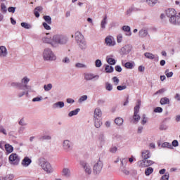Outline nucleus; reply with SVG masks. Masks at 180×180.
<instances>
[{
	"label": "nucleus",
	"mask_w": 180,
	"mask_h": 180,
	"mask_svg": "<svg viewBox=\"0 0 180 180\" xmlns=\"http://www.w3.org/2000/svg\"><path fill=\"white\" fill-rule=\"evenodd\" d=\"M94 120L95 127L99 129V127L102 126V121H101V118H94Z\"/></svg>",
	"instance_id": "nucleus-19"
},
{
	"label": "nucleus",
	"mask_w": 180,
	"mask_h": 180,
	"mask_svg": "<svg viewBox=\"0 0 180 180\" xmlns=\"http://www.w3.org/2000/svg\"><path fill=\"white\" fill-rule=\"evenodd\" d=\"M107 19H108V16L105 15L104 17V18L102 20L101 23V27L102 29H105V25L107 23V22H106Z\"/></svg>",
	"instance_id": "nucleus-35"
},
{
	"label": "nucleus",
	"mask_w": 180,
	"mask_h": 180,
	"mask_svg": "<svg viewBox=\"0 0 180 180\" xmlns=\"http://www.w3.org/2000/svg\"><path fill=\"white\" fill-rule=\"evenodd\" d=\"M148 34L147 30L142 29L139 31L140 37H146Z\"/></svg>",
	"instance_id": "nucleus-26"
},
{
	"label": "nucleus",
	"mask_w": 180,
	"mask_h": 180,
	"mask_svg": "<svg viewBox=\"0 0 180 180\" xmlns=\"http://www.w3.org/2000/svg\"><path fill=\"white\" fill-rule=\"evenodd\" d=\"M112 82H114L115 85H119L120 80L117 77H112Z\"/></svg>",
	"instance_id": "nucleus-44"
},
{
	"label": "nucleus",
	"mask_w": 180,
	"mask_h": 180,
	"mask_svg": "<svg viewBox=\"0 0 180 180\" xmlns=\"http://www.w3.org/2000/svg\"><path fill=\"white\" fill-rule=\"evenodd\" d=\"M62 175L63 176H71V170L68 168H63L62 170Z\"/></svg>",
	"instance_id": "nucleus-18"
},
{
	"label": "nucleus",
	"mask_w": 180,
	"mask_h": 180,
	"mask_svg": "<svg viewBox=\"0 0 180 180\" xmlns=\"http://www.w3.org/2000/svg\"><path fill=\"white\" fill-rule=\"evenodd\" d=\"M95 64H96V67L97 68L102 67V62L99 59H97L96 60Z\"/></svg>",
	"instance_id": "nucleus-47"
},
{
	"label": "nucleus",
	"mask_w": 180,
	"mask_h": 180,
	"mask_svg": "<svg viewBox=\"0 0 180 180\" xmlns=\"http://www.w3.org/2000/svg\"><path fill=\"white\" fill-rule=\"evenodd\" d=\"M162 147H167V148H169V147H171V145L169 144V143L168 142H165L162 144Z\"/></svg>",
	"instance_id": "nucleus-61"
},
{
	"label": "nucleus",
	"mask_w": 180,
	"mask_h": 180,
	"mask_svg": "<svg viewBox=\"0 0 180 180\" xmlns=\"http://www.w3.org/2000/svg\"><path fill=\"white\" fill-rule=\"evenodd\" d=\"M141 154L142 158H143V160H148V158L151 157V153H150V150H143Z\"/></svg>",
	"instance_id": "nucleus-16"
},
{
	"label": "nucleus",
	"mask_w": 180,
	"mask_h": 180,
	"mask_svg": "<svg viewBox=\"0 0 180 180\" xmlns=\"http://www.w3.org/2000/svg\"><path fill=\"white\" fill-rule=\"evenodd\" d=\"M169 173L167 172L165 175H163L160 180H169Z\"/></svg>",
	"instance_id": "nucleus-42"
},
{
	"label": "nucleus",
	"mask_w": 180,
	"mask_h": 180,
	"mask_svg": "<svg viewBox=\"0 0 180 180\" xmlns=\"http://www.w3.org/2000/svg\"><path fill=\"white\" fill-rule=\"evenodd\" d=\"M166 15L167 16H168V18L172 19V18L176 17V11L174 8H169L166 11Z\"/></svg>",
	"instance_id": "nucleus-9"
},
{
	"label": "nucleus",
	"mask_w": 180,
	"mask_h": 180,
	"mask_svg": "<svg viewBox=\"0 0 180 180\" xmlns=\"http://www.w3.org/2000/svg\"><path fill=\"white\" fill-rule=\"evenodd\" d=\"M169 70L167 69L165 72V74L167 78H171L174 75V73L172 72H169Z\"/></svg>",
	"instance_id": "nucleus-39"
},
{
	"label": "nucleus",
	"mask_w": 180,
	"mask_h": 180,
	"mask_svg": "<svg viewBox=\"0 0 180 180\" xmlns=\"http://www.w3.org/2000/svg\"><path fill=\"white\" fill-rule=\"evenodd\" d=\"M53 42L56 44H64L65 43V39L61 35H55L53 37Z\"/></svg>",
	"instance_id": "nucleus-7"
},
{
	"label": "nucleus",
	"mask_w": 180,
	"mask_h": 180,
	"mask_svg": "<svg viewBox=\"0 0 180 180\" xmlns=\"http://www.w3.org/2000/svg\"><path fill=\"white\" fill-rule=\"evenodd\" d=\"M86 99H88V96H82L79 99V102H84V101H86Z\"/></svg>",
	"instance_id": "nucleus-53"
},
{
	"label": "nucleus",
	"mask_w": 180,
	"mask_h": 180,
	"mask_svg": "<svg viewBox=\"0 0 180 180\" xmlns=\"http://www.w3.org/2000/svg\"><path fill=\"white\" fill-rule=\"evenodd\" d=\"M42 40L44 43H49V44H53V38L51 39V37H44Z\"/></svg>",
	"instance_id": "nucleus-25"
},
{
	"label": "nucleus",
	"mask_w": 180,
	"mask_h": 180,
	"mask_svg": "<svg viewBox=\"0 0 180 180\" xmlns=\"http://www.w3.org/2000/svg\"><path fill=\"white\" fill-rule=\"evenodd\" d=\"M29 81H30V79H29V78H27V77H25L22 79V83L25 84L26 85V84H27V82H29Z\"/></svg>",
	"instance_id": "nucleus-50"
},
{
	"label": "nucleus",
	"mask_w": 180,
	"mask_h": 180,
	"mask_svg": "<svg viewBox=\"0 0 180 180\" xmlns=\"http://www.w3.org/2000/svg\"><path fill=\"white\" fill-rule=\"evenodd\" d=\"M122 40H123V37L122 36V34H119L117 37V43H122Z\"/></svg>",
	"instance_id": "nucleus-52"
},
{
	"label": "nucleus",
	"mask_w": 180,
	"mask_h": 180,
	"mask_svg": "<svg viewBox=\"0 0 180 180\" xmlns=\"http://www.w3.org/2000/svg\"><path fill=\"white\" fill-rule=\"evenodd\" d=\"M43 11V7L41 6H37L34 10V15L36 16V18L40 17V13L39 12H41Z\"/></svg>",
	"instance_id": "nucleus-15"
},
{
	"label": "nucleus",
	"mask_w": 180,
	"mask_h": 180,
	"mask_svg": "<svg viewBox=\"0 0 180 180\" xmlns=\"http://www.w3.org/2000/svg\"><path fill=\"white\" fill-rule=\"evenodd\" d=\"M101 117H102V110H101V109L99 108H96L94 110V118L96 119H101Z\"/></svg>",
	"instance_id": "nucleus-13"
},
{
	"label": "nucleus",
	"mask_w": 180,
	"mask_h": 180,
	"mask_svg": "<svg viewBox=\"0 0 180 180\" xmlns=\"http://www.w3.org/2000/svg\"><path fill=\"white\" fill-rule=\"evenodd\" d=\"M105 89L107 91H112L113 89V86L109 82L105 83Z\"/></svg>",
	"instance_id": "nucleus-41"
},
{
	"label": "nucleus",
	"mask_w": 180,
	"mask_h": 180,
	"mask_svg": "<svg viewBox=\"0 0 180 180\" xmlns=\"http://www.w3.org/2000/svg\"><path fill=\"white\" fill-rule=\"evenodd\" d=\"M51 137L50 136H44L39 138V140H50Z\"/></svg>",
	"instance_id": "nucleus-54"
},
{
	"label": "nucleus",
	"mask_w": 180,
	"mask_h": 180,
	"mask_svg": "<svg viewBox=\"0 0 180 180\" xmlns=\"http://www.w3.org/2000/svg\"><path fill=\"white\" fill-rule=\"evenodd\" d=\"M15 9H16V8H15V7H9L8 11V12H11V13H15Z\"/></svg>",
	"instance_id": "nucleus-59"
},
{
	"label": "nucleus",
	"mask_w": 180,
	"mask_h": 180,
	"mask_svg": "<svg viewBox=\"0 0 180 180\" xmlns=\"http://www.w3.org/2000/svg\"><path fill=\"white\" fill-rule=\"evenodd\" d=\"M147 123V117H146V115L143 116V120H142V124H146Z\"/></svg>",
	"instance_id": "nucleus-63"
},
{
	"label": "nucleus",
	"mask_w": 180,
	"mask_h": 180,
	"mask_svg": "<svg viewBox=\"0 0 180 180\" xmlns=\"http://www.w3.org/2000/svg\"><path fill=\"white\" fill-rule=\"evenodd\" d=\"M169 22L172 25H180V16L176 15L175 18L172 17L169 19Z\"/></svg>",
	"instance_id": "nucleus-12"
},
{
	"label": "nucleus",
	"mask_w": 180,
	"mask_h": 180,
	"mask_svg": "<svg viewBox=\"0 0 180 180\" xmlns=\"http://www.w3.org/2000/svg\"><path fill=\"white\" fill-rule=\"evenodd\" d=\"M7 54L6 48L4 46H0V57H6Z\"/></svg>",
	"instance_id": "nucleus-17"
},
{
	"label": "nucleus",
	"mask_w": 180,
	"mask_h": 180,
	"mask_svg": "<svg viewBox=\"0 0 180 180\" xmlns=\"http://www.w3.org/2000/svg\"><path fill=\"white\" fill-rule=\"evenodd\" d=\"M81 165L82 167H84V169H85V172H86V174H91V172H92V170L91 169V167L88 165V163L85 162H81Z\"/></svg>",
	"instance_id": "nucleus-11"
},
{
	"label": "nucleus",
	"mask_w": 180,
	"mask_h": 180,
	"mask_svg": "<svg viewBox=\"0 0 180 180\" xmlns=\"http://www.w3.org/2000/svg\"><path fill=\"white\" fill-rule=\"evenodd\" d=\"M144 56L149 60H154L155 58V56L151 53L146 52L144 53Z\"/></svg>",
	"instance_id": "nucleus-27"
},
{
	"label": "nucleus",
	"mask_w": 180,
	"mask_h": 180,
	"mask_svg": "<svg viewBox=\"0 0 180 180\" xmlns=\"http://www.w3.org/2000/svg\"><path fill=\"white\" fill-rule=\"evenodd\" d=\"M124 67H125V68H127L129 70H131L133 68L134 65H133V63H131L130 62H127L124 64Z\"/></svg>",
	"instance_id": "nucleus-40"
},
{
	"label": "nucleus",
	"mask_w": 180,
	"mask_h": 180,
	"mask_svg": "<svg viewBox=\"0 0 180 180\" xmlns=\"http://www.w3.org/2000/svg\"><path fill=\"white\" fill-rule=\"evenodd\" d=\"M53 108H64V102L58 101L53 105Z\"/></svg>",
	"instance_id": "nucleus-32"
},
{
	"label": "nucleus",
	"mask_w": 180,
	"mask_h": 180,
	"mask_svg": "<svg viewBox=\"0 0 180 180\" xmlns=\"http://www.w3.org/2000/svg\"><path fill=\"white\" fill-rule=\"evenodd\" d=\"M31 164H32V159H30V158L27 156L25 157L21 162V165L25 167H29V165H30Z\"/></svg>",
	"instance_id": "nucleus-10"
},
{
	"label": "nucleus",
	"mask_w": 180,
	"mask_h": 180,
	"mask_svg": "<svg viewBox=\"0 0 180 180\" xmlns=\"http://www.w3.org/2000/svg\"><path fill=\"white\" fill-rule=\"evenodd\" d=\"M105 43L107 46H109L110 47H112L113 46H115L116 41H115V38L112 36H108L105 39Z\"/></svg>",
	"instance_id": "nucleus-8"
},
{
	"label": "nucleus",
	"mask_w": 180,
	"mask_h": 180,
	"mask_svg": "<svg viewBox=\"0 0 180 180\" xmlns=\"http://www.w3.org/2000/svg\"><path fill=\"white\" fill-rule=\"evenodd\" d=\"M0 133H3V134H5L6 136V130H5V128H4L3 126L0 125Z\"/></svg>",
	"instance_id": "nucleus-51"
},
{
	"label": "nucleus",
	"mask_w": 180,
	"mask_h": 180,
	"mask_svg": "<svg viewBox=\"0 0 180 180\" xmlns=\"http://www.w3.org/2000/svg\"><path fill=\"white\" fill-rule=\"evenodd\" d=\"M154 112H155V113H162V108H161V107H157V108H155L154 109Z\"/></svg>",
	"instance_id": "nucleus-45"
},
{
	"label": "nucleus",
	"mask_w": 180,
	"mask_h": 180,
	"mask_svg": "<svg viewBox=\"0 0 180 180\" xmlns=\"http://www.w3.org/2000/svg\"><path fill=\"white\" fill-rule=\"evenodd\" d=\"M5 148H6V151L8 153V154H11V153L13 152V146H11L10 144H6Z\"/></svg>",
	"instance_id": "nucleus-24"
},
{
	"label": "nucleus",
	"mask_w": 180,
	"mask_h": 180,
	"mask_svg": "<svg viewBox=\"0 0 180 180\" xmlns=\"http://www.w3.org/2000/svg\"><path fill=\"white\" fill-rule=\"evenodd\" d=\"M115 70L117 72H122V67H120L119 65L115 66Z\"/></svg>",
	"instance_id": "nucleus-60"
},
{
	"label": "nucleus",
	"mask_w": 180,
	"mask_h": 180,
	"mask_svg": "<svg viewBox=\"0 0 180 180\" xmlns=\"http://www.w3.org/2000/svg\"><path fill=\"white\" fill-rule=\"evenodd\" d=\"M80 109L79 108H77L75 110L70 111L68 114V116L70 117H72V116H76V115H78V112H79Z\"/></svg>",
	"instance_id": "nucleus-29"
},
{
	"label": "nucleus",
	"mask_w": 180,
	"mask_h": 180,
	"mask_svg": "<svg viewBox=\"0 0 180 180\" xmlns=\"http://www.w3.org/2000/svg\"><path fill=\"white\" fill-rule=\"evenodd\" d=\"M140 105H141V101H139L138 104L134 108V121L137 123L139 120H140V115H139V112H140Z\"/></svg>",
	"instance_id": "nucleus-4"
},
{
	"label": "nucleus",
	"mask_w": 180,
	"mask_h": 180,
	"mask_svg": "<svg viewBox=\"0 0 180 180\" xmlns=\"http://www.w3.org/2000/svg\"><path fill=\"white\" fill-rule=\"evenodd\" d=\"M94 78H95V76L91 73L84 74V79H86V81H91V79H94Z\"/></svg>",
	"instance_id": "nucleus-23"
},
{
	"label": "nucleus",
	"mask_w": 180,
	"mask_h": 180,
	"mask_svg": "<svg viewBox=\"0 0 180 180\" xmlns=\"http://www.w3.org/2000/svg\"><path fill=\"white\" fill-rule=\"evenodd\" d=\"M102 168H103V162L102 161L98 160L97 162H96L94 165L93 167V172L96 175H98V174H101V172L102 171Z\"/></svg>",
	"instance_id": "nucleus-5"
},
{
	"label": "nucleus",
	"mask_w": 180,
	"mask_h": 180,
	"mask_svg": "<svg viewBox=\"0 0 180 180\" xmlns=\"http://www.w3.org/2000/svg\"><path fill=\"white\" fill-rule=\"evenodd\" d=\"M172 144L173 147H178V146L179 145L177 140H174L172 141Z\"/></svg>",
	"instance_id": "nucleus-58"
},
{
	"label": "nucleus",
	"mask_w": 180,
	"mask_h": 180,
	"mask_svg": "<svg viewBox=\"0 0 180 180\" xmlns=\"http://www.w3.org/2000/svg\"><path fill=\"white\" fill-rule=\"evenodd\" d=\"M122 30H124V32H127V36H131V32H130V27L127 26V25H124L122 27Z\"/></svg>",
	"instance_id": "nucleus-28"
},
{
	"label": "nucleus",
	"mask_w": 180,
	"mask_h": 180,
	"mask_svg": "<svg viewBox=\"0 0 180 180\" xmlns=\"http://www.w3.org/2000/svg\"><path fill=\"white\" fill-rule=\"evenodd\" d=\"M1 11L5 13L6 12V6L4 4H1Z\"/></svg>",
	"instance_id": "nucleus-57"
},
{
	"label": "nucleus",
	"mask_w": 180,
	"mask_h": 180,
	"mask_svg": "<svg viewBox=\"0 0 180 180\" xmlns=\"http://www.w3.org/2000/svg\"><path fill=\"white\" fill-rule=\"evenodd\" d=\"M13 174H8L6 176H0V180H13Z\"/></svg>",
	"instance_id": "nucleus-30"
},
{
	"label": "nucleus",
	"mask_w": 180,
	"mask_h": 180,
	"mask_svg": "<svg viewBox=\"0 0 180 180\" xmlns=\"http://www.w3.org/2000/svg\"><path fill=\"white\" fill-rule=\"evenodd\" d=\"M144 70H146V68L143 66H139L138 68V70L139 71V72H143Z\"/></svg>",
	"instance_id": "nucleus-62"
},
{
	"label": "nucleus",
	"mask_w": 180,
	"mask_h": 180,
	"mask_svg": "<svg viewBox=\"0 0 180 180\" xmlns=\"http://www.w3.org/2000/svg\"><path fill=\"white\" fill-rule=\"evenodd\" d=\"M75 67H77V68H85V67H86V65H85L83 63H76Z\"/></svg>",
	"instance_id": "nucleus-46"
},
{
	"label": "nucleus",
	"mask_w": 180,
	"mask_h": 180,
	"mask_svg": "<svg viewBox=\"0 0 180 180\" xmlns=\"http://www.w3.org/2000/svg\"><path fill=\"white\" fill-rule=\"evenodd\" d=\"M45 91H50L51 88H53V85L51 84H49L48 85H44V86Z\"/></svg>",
	"instance_id": "nucleus-43"
},
{
	"label": "nucleus",
	"mask_w": 180,
	"mask_h": 180,
	"mask_svg": "<svg viewBox=\"0 0 180 180\" xmlns=\"http://www.w3.org/2000/svg\"><path fill=\"white\" fill-rule=\"evenodd\" d=\"M43 26L46 30H50L51 29L50 25H47V22H43Z\"/></svg>",
	"instance_id": "nucleus-49"
},
{
	"label": "nucleus",
	"mask_w": 180,
	"mask_h": 180,
	"mask_svg": "<svg viewBox=\"0 0 180 180\" xmlns=\"http://www.w3.org/2000/svg\"><path fill=\"white\" fill-rule=\"evenodd\" d=\"M115 123L117 124V126H121V124H123V119L120 117H117L115 120Z\"/></svg>",
	"instance_id": "nucleus-34"
},
{
	"label": "nucleus",
	"mask_w": 180,
	"mask_h": 180,
	"mask_svg": "<svg viewBox=\"0 0 180 180\" xmlns=\"http://www.w3.org/2000/svg\"><path fill=\"white\" fill-rule=\"evenodd\" d=\"M21 26L24 29H32V25L27 22H21Z\"/></svg>",
	"instance_id": "nucleus-37"
},
{
	"label": "nucleus",
	"mask_w": 180,
	"mask_h": 180,
	"mask_svg": "<svg viewBox=\"0 0 180 180\" xmlns=\"http://www.w3.org/2000/svg\"><path fill=\"white\" fill-rule=\"evenodd\" d=\"M164 92H165V89H161L158 90V91H156L155 93V95H158V94H164Z\"/></svg>",
	"instance_id": "nucleus-56"
},
{
	"label": "nucleus",
	"mask_w": 180,
	"mask_h": 180,
	"mask_svg": "<svg viewBox=\"0 0 180 180\" xmlns=\"http://www.w3.org/2000/svg\"><path fill=\"white\" fill-rule=\"evenodd\" d=\"M158 2V0H146V3L149 6H154Z\"/></svg>",
	"instance_id": "nucleus-33"
},
{
	"label": "nucleus",
	"mask_w": 180,
	"mask_h": 180,
	"mask_svg": "<svg viewBox=\"0 0 180 180\" xmlns=\"http://www.w3.org/2000/svg\"><path fill=\"white\" fill-rule=\"evenodd\" d=\"M154 164V161L148 159H143L138 162V166L139 168H147V167H150V165Z\"/></svg>",
	"instance_id": "nucleus-2"
},
{
	"label": "nucleus",
	"mask_w": 180,
	"mask_h": 180,
	"mask_svg": "<svg viewBox=\"0 0 180 180\" xmlns=\"http://www.w3.org/2000/svg\"><path fill=\"white\" fill-rule=\"evenodd\" d=\"M44 20L48 23V25H51V17L49 15H44Z\"/></svg>",
	"instance_id": "nucleus-38"
},
{
	"label": "nucleus",
	"mask_w": 180,
	"mask_h": 180,
	"mask_svg": "<svg viewBox=\"0 0 180 180\" xmlns=\"http://www.w3.org/2000/svg\"><path fill=\"white\" fill-rule=\"evenodd\" d=\"M107 63L110 64V65H115L116 64V60L112 58H106Z\"/></svg>",
	"instance_id": "nucleus-31"
},
{
	"label": "nucleus",
	"mask_w": 180,
	"mask_h": 180,
	"mask_svg": "<svg viewBox=\"0 0 180 180\" xmlns=\"http://www.w3.org/2000/svg\"><path fill=\"white\" fill-rule=\"evenodd\" d=\"M116 151H117V147H116V146H113L110 148V153H116Z\"/></svg>",
	"instance_id": "nucleus-55"
},
{
	"label": "nucleus",
	"mask_w": 180,
	"mask_h": 180,
	"mask_svg": "<svg viewBox=\"0 0 180 180\" xmlns=\"http://www.w3.org/2000/svg\"><path fill=\"white\" fill-rule=\"evenodd\" d=\"M126 88H127V86H126V85H124V86H117V91H123L124 89H126Z\"/></svg>",
	"instance_id": "nucleus-48"
},
{
	"label": "nucleus",
	"mask_w": 180,
	"mask_h": 180,
	"mask_svg": "<svg viewBox=\"0 0 180 180\" xmlns=\"http://www.w3.org/2000/svg\"><path fill=\"white\" fill-rule=\"evenodd\" d=\"M105 72L107 73L113 72V67L109 65H107L105 68Z\"/></svg>",
	"instance_id": "nucleus-36"
},
{
	"label": "nucleus",
	"mask_w": 180,
	"mask_h": 180,
	"mask_svg": "<svg viewBox=\"0 0 180 180\" xmlns=\"http://www.w3.org/2000/svg\"><path fill=\"white\" fill-rule=\"evenodd\" d=\"M154 172V169L153 167H148L145 169V175L146 176H150L151 174Z\"/></svg>",
	"instance_id": "nucleus-21"
},
{
	"label": "nucleus",
	"mask_w": 180,
	"mask_h": 180,
	"mask_svg": "<svg viewBox=\"0 0 180 180\" xmlns=\"http://www.w3.org/2000/svg\"><path fill=\"white\" fill-rule=\"evenodd\" d=\"M84 39V35L81 34L79 32H77L75 33V40L77 41V43H81L82 40Z\"/></svg>",
	"instance_id": "nucleus-14"
},
{
	"label": "nucleus",
	"mask_w": 180,
	"mask_h": 180,
	"mask_svg": "<svg viewBox=\"0 0 180 180\" xmlns=\"http://www.w3.org/2000/svg\"><path fill=\"white\" fill-rule=\"evenodd\" d=\"M63 148L65 150H70L71 148V142L68 140H65L63 141Z\"/></svg>",
	"instance_id": "nucleus-20"
},
{
	"label": "nucleus",
	"mask_w": 180,
	"mask_h": 180,
	"mask_svg": "<svg viewBox=\"0 0 180 180\" xmlns=\"http://www.w3.org/2000/svg\"><path fill=\"white\" fill-rule=\"evenodd\" d=\"M43 57L44 60H51L53 61L56 60V56H54V53H53V51H51V49H46L43 53Z\"/></svg>",
	"instance_id": "nucleus-1"
},
{
	"label": "nucleus",
	"mask_w": 180,
	"mask_h": 180,
	"mask_svg": "<svg viewBox=\"0 0 180 180\" xmlns=\"http://www.w3.org/2000/svg\"><path fill=\"white\" fill-rule=\"evenodd\" d=\"M40 165L44 171L47 172V174L53 172V167H51V165H50V163H49L48 162L42 160L40 162Z\"/></svg>",
	"instance_id": "nucleus-6"
},
{
	"label": "nucleus",
	"mask_w": 180,
	"mask_h": 180,
	"mask_svg": "<svg viewBox=\"0 0 180 180\" xmlns=\"http://www.w3.org/2000/svg\"><path fill=\"white\" fill-rule=\"evenodd\" d=\"M8 160L11 165H18L20 162V158L16 153H12L8 158Z\"/></svg>",
	"instance_id": "nucleus-3"
},
{
	"label": "nucleus",
	"mask_w": 180,
	"mask_h": 180,
	"mask_svg": "<svg viewBox=\"0 0 180 180\" xmlns=\"http://www.w3.org/2000/svg\"><path fill=\"white\" fill-rule=\"evenodd\" d=\"M175 99H176V101H180V94H176V96H174Z\"/></svg>",
	"instance_id": "nucleus-64"
},
{
	"label": "nucleus",
	"mask_w": 180,
	"mask_h": 180,
	"mask_svg": "<svg viewBox=\"0 0 180 180\" xmlns=\"http://www.w3.org/2000/svg\"><path fill=\"white\" fill-rule=\"evenodd\" d=\"M160 103L161 105H169V98L163 97L160 99Z\"/></svg>",
	"instance_id": "nucleus-22"
}]
</instances>
